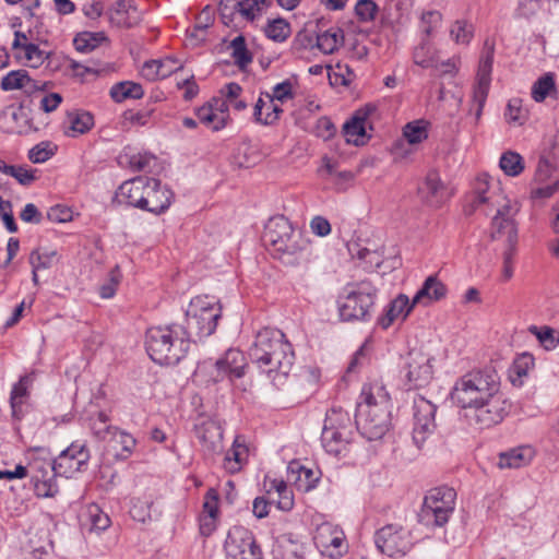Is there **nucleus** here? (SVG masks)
Segmentation results:
<instances>
[{
  "label": "nucleus",
  "mask_w": 559,
  "mask_h": 559,
  "mask_svg": "<svg viewBox=\"0 0 559 559\" xmlns=\"http://www.w3.org/2000/svg\"><path fill=\"white\" fill-rule=\"evenodd\" d=\"M457 406L468 409L465 417L478 429L499 424L506 414L500 377L492 367L473 369L460 377L451 391Z\"/></svg>",
  "instance_id": "nucleus-1"
},
{
  "label": "nucleus",
  "mask_w": 559,
  "mask_h": 559,
  "mask_svg": "<svg viewBox=\"0 0 559 559\" xmlns=\"http://www.w3.org/2000/svg\"><path fill=\"white\" fill-rule=\"evenodd\" d=\"M391 402L381 382L364 384L356 406L355 423L368 440L381 439L390 428Z\"/></svg>",
  "instance_id": "nucleus-2"
},
{
  "label": "nucleus",
  "mask_w": 559,
  "mask_h": 559,
  "mask_svg": "<svg viewBox=\"0 0 559 559\" xmlns=\"http://www.w3.org/2000/svg\"><path fill=\"white\" fill-rule=\"evenodd\" d=\"M483 204L497 206V212L491 222V238L506 237L507 242H518V229L513 219L518 207L501 194L491 191L487 177L477 179L469 212L477 210Z\"/></svg>",
  "instance_id": "nucleus-3"
},
{
  "label": "nucleus",
  "mask_w": 559,
  "mask_h": 559,
  "mask_svg": "<svg viewBox=\"0 0 559 559\" xmlns=\"http://www.w3.org/2000/svg\"><path fill=\"white\" fill-rule=\"evenodd\" d=\"M190 344L183 326L179 324L152 326L145 334V348L150 358L162 366L178 364L187 355Z\"/></svg>",
  "instance_id": "nucleus-4"
},
{
  "label": "nucleus",
  "mask_w": 559,
  "mask_h": 559,
  "mask_svg": "<svg viewBox=\"0 0 559 559\" xmlns=\"http://www.w3.org/2000/svg\"><path fill=\"white\" fill-rule=\"evenodd\" d=\"M263 241L280 259L296 257L309 248V239L283 215L269 219L264 227Z\"/></svg>",
  "instance_id": "nucleus-5"
},
{
  "label": "nucleus",
  "mask_w": 559,
  "mask_h": 559,
  "mask_svg": "<svg viewBox=\"0 0 559 559\" xmlns=\"http://www.w3.org/2000/svg\"><path fill=\"white\" fill-rule=\"evenodd\" d=\"M222 316V306L215 297L197 296L191 299L186 311L183 326L189 342L210 336L216 330Z\"/></svg>",
  "instance_id": "nucleus-6"
},
{
  "label": "nucleus",
  "mask_w": 559,
  "mask_h": 559,
  "mask_svg": "<svg viewBox=\"0 0 559 559\" xmlns=\"http://www.w3.org/2000/svg\"><path fill=\"white\" fill-rule=\"evenodd\" d=\"M377 288L369 281L346 285L338 298V312L343 321H369L372 317Z\"/></svg>",
  "instance_id": "nucleus-7"
},
{
  "label": "nucleus",
  "mask_w": 559,
  "mask_h": 559,
  "mask_svg": "<svg viewBox=\"0 0 559 559\" xmlns=\"http://www.w3.org/2000/svg\"><path fill=\"white\" fill-rule=\"evenodd\" d=\"M246 366L243 353L236 348H229L223 357L215 361L206 359L199 362L194 371V379L205 385L217 383L225 379L234 381L245 376Z\"/></svg>",
  "instance_id": "nucleus-8"
},
{
  "label": "nucleus",
  "mask_w": 559,
  "mask_h": 559,
  "mask_svg": "<svg viewBox=\"0 0 559 559\" xmlns=\"http://www.w3.org/2000/svg\"><path fill=\"white\" fill-rule=\"evenodd\" d=\"M456 493L453 488L439 487L427 492L418 513L426 526H443L454 511Z\"/></svg>",
  "instance_id": "nucleus-9"
},
{
  "label": "nucleus",
  "mask_w": 559,
  "mask_h": 559,
  "mask_svg": "<svg viewBox=\"0 0 559 559\" xmlns=\"http://www.w3.org/2000/svg\"><path fill=\"white\" fill-rule=\"evenodd\" d=\"M224 549L226 559H263L252 532L240 525L228 531Z\"/></svg>",
  "instance_id": "nucleus-10"
},
{
  "label": "nucleus",
  "mask_w": 559,
  "mask_h": 559,
  "mask_svg": "<svg viewBox=\"0 0 559 559\" xmlns=\"http://www.w3.org/2000/svg\"><path fill=\"white\" fill-rule=\"evenodd\" d=\"M413 411V441L417 450L421 451L426 449V444L429 442V438L435 431L437 406L424 396H417L414 400Z\"/></svg>",
  "instance_id": "nucleus-11"
},
{
  "label": "nucleus",
  "mask_w": 559,
  "mask_h": 559,
  "mask_svg": "<svg viewBox=\"0 0 559 559\" xmlns=\"http://www.w3.org/2000/svg\"><path fill=\"white\" fill-rule=\"evenodd\" d=\"M374 544L389 557L404 556L412 548L411 533L402 526L389 524L377 531Z\"/></svg>",
  "instance_id": "nucleus-12"
},
{
  "label": "nucleus",
  "mask_w": 559,
  "mask_h": 559,
  "mask_svg": "<svg viewBox=\"0 0 559 559\" xmlns=\"http://www.w3.org/2000/svg\"><path fill=\"white\" fill-rule=\"evenodd\" d=\"M287 343L288 341L282 331L264 328L257 333L249 349V356L258 368H265L270 362V356Z\"/></svg>",
  "instance_id": "nucleus-13"
},
{
  "label": "nucleus",
  "mask_w": 559,
  "mask_h": 559,
  "mask_svg": "<svg viewBox=\"0 0 559 559\" xmlns=\"http://www.w3.org/2000/svg\"><path fill=\"white\" fill-rule=\"evenodd\" d=\"M313 542L317 548L330 558H338L347 549L344 532L340 526L329 522L318 525Z\"/></svg>",
  "instance_id": "nucleus-14"
},
{
  "label": "nucleus",
  "mask_w": 559,
  "mask_h": 559,
  "mask_svg": "<svg viewBox=\"0 0 559 559\" xmlns=\"http://www.w3.org/2000/svg\"><path fill=\"white\" fill-rule=\"evenodd\" d=\"M295 361V353L292 344L288 342L270 356V362L265 368H259L266 373L267 378L276 388L285 384L293 369Z\"/></svg>",
  "instance_id": "nucleus-15"
},
{
  "label": "nucleus",
  "mask_w": 559,
  "mask_h": 559,
  "mask_svg": "<svg viewBox=\"0 0 559 559\" xmlns=\"http://www.w3.org/2000/svg\"><path fill=\"white\" fill-rule=\"evenodd\" d=\"M174 200V192L155 178H150L143 201V211L159 215L166 212Z\"/></svg>",
  "instance_id": "nucleus-16"
},
{
  "label": "nucleus",
  "mask_w": 559,
  "mask_h": 559,
  "mask_svg": "<svg viewBox=\"0 0 559 559\" xmlns=\"http://www.w3.org/2000/svg\"><path fill=\"white\" fill-rule=\"evenodd\" d=\"M407 380L408 389L425 386L432 377V367L429 358L423 354L409 355L405 367L402 370Z\"/></svg>",
  "instance_id": "nucleus-17"
},
{
  "label": "nucleus",
  "mask_w": 559,
  "mask_h": 559,
  "mask_svg": "<svg viewBox=\"0 0 559 559\" xmlns=\"http://www.w3.org/2000/svg\"><path fill=\"white\" fill-rule=\"evenodd\" d=\"M148 182L150 178L141 176L127 180L118 188L115 199L118 203L141 210Z\"/></svg>",
  "instance_id": "nucleus-18"
},
{
  "label": "nucleus",
  "mask_w": 559,
  "mask_h": 559,
  "mask_svg": "<svg viewBox=\"0 0 559 559\" xmlns=\"http://www.w3.org/2000/svg\"><path fill=\"white\" fill-rule=\"evenodd\" d=\"M197 438L203 452L219 453L222 451L223 430L217 419L209 418L195 426Z\"/></svg>",
  "instance_id": "nucleus-19"
},
{
  "label": "nucleus",
  "mask_w": 559,
  "mask_h": 559,
  "mask_svg": "<svg viewBox=\"0 0 559 559\" xmlns=\"http://www.w3.org/2000/svg\"><path fill=\"white\" fill-rule=\"evenodd\" d=\"M107 15L112 25L123 28L133 27L141 20L138 8L128 0H117L108 10Z\"/></svg>",
  "instance_id": "nucleus-20"
},
{
  "label": "nucleus",
  "mask_w": 559,
  "mask_h": 559,
  "mask_svg": "<svg viewBox=\"0 0 559 559\" xmlns=\"http://www.w3.org/2000/svg\"><path fill=\"white\" fill-rule=\"evenodd\" d=\"M264 490L272 503L282 511H290L294 507V493L283 479L265 476L263 483Z\"/></svg>",
  "instance_id": "nucleus-21"
},
{
  "label": "nucleus",
  "mask_w": 559,
  "mask_h": 559,
  "mask_svg": "<svg viewBox=\"0 0 559 559\" xmlns=\"http://www.w3.org/2000/svg\"><path fill=\"white\" fill-rule=\"evenodd\" d=\"M181 68L182 66L176 58L166 57L164 59H152L145 61L140 73L147 81H157L168 78Z\"/></svg>",
  "instance_id": "nucleus-22"
},
{
  "label": "nucleus",
  "mask_w": 559,
  "mask_h": 559,
  "mask_svg": "<svg viewBox=\"0 0 559 559\" xmlns=\"http://www.w3.org/2000/svg\"><path fill=\"white\" fill-rule=\"evenodd\" d=\"M287 478L294 481L302 491H310L320 479V472L306 467L299 461L293 460L287 466Z\"/></svg>",
  "instance_id": "nucleus-23"
},
{
  "label": "nucleus",
  "mask_w": 559,
  "mask_h": 559,
  "mask_svg": "<svg viewBox=\"0 0 559 559\" xmlns=\"http://www.w3.org/2000/svg\"><path fill=\"white\" fill-rule=\"evenodd\" d=\"M47 86V82L39 83L28 76L25 70L10 71L1 80V88L3 91L24 90L26 93L43 91Z\"/></svg>",
  "instance_id": "nucleus-24"
},
{
  "label": "nucleus",
  "mask_w": 559,
  "mask_h": 559,
  "mask_svg": "<svg viewBox=\"0 0 559 559\" xmlns=\"http://www.w3.org/2000/svg\"><path fill=\"white\" fill-rule=\"evenodd\" d=\"M447 286L437 277V275L428 276L423 286L413 297V305L421 304L428 306L431 302L439 301L447 296Z\"/></svg>",
  "instance_id": "nucleus-25"
},
{
  "label": "nucleus",
  "mask_w": 559,
  "mask_h": 559,
  "mask_svg": "<svg viewBox=\"0 0 559 559\" xmlns=\"http://www.w3.org/2000/svg\"><path fill=\"white\" fill-rule=\"evenodd\" d=\"M352 433H343L335 429L322 428L321 443L326 454H341L342 452H350Z\"/></svg>",
  "instance_id": "nucleus-26"
},
{
  "label": "nucleus",
  "mask_w": 559,
  "mask_h": 559,
  "mask_svg": "<svg viewBox=\"0 0 559 559\" xmlns=\"http://www.w3.org/2000/svg\"><path fill=\"white\" fill-rule=\"evenodd\" d=\"M34 381L35 373L31 372L22 376L20 380L13 385L10 394V404L14 417L20 418L22 414V406L29 397V390L32 389Z\"/></svg>",
  "instance_id": "nucleus-27"
},
{
  "label": "nucleus",
  "mask_w": 559,
  "mask_h": 559,
  "mask_svg": "<svg viewBox=\"0 0 559 559\" xmlns=\"http://www.w3.org/2000/svg\"><path fill=\"white\" fill-rule=\"evenodd\" d=\"M414 306L406 295L400 294L388 305L385 313L378 319V324L384 330L388 329L397 318L405 319Z\"/></svg>",
  "instance_id": "nucleus-28"
},
{
  "label": "nucleus",
  "mask_w": 559,
  "mask_h": 559,
  "mask_svg": "<svg viewBox=\"0 0 559 559\" xmlns=\"http://www.w3.org/2000/svg\"><path fill=\"white\" fill-rule=\"evenodd\" d=\"M343 134L349 144L362 145L367 141L366 133V114L357 111L348 121L343 126Z\"/></svg>",
  "instance_id": "nucleus-29"
},
{
  "label": "nucleus",
  "mask_w": 559,
  "mask_h": 559,
  "mask_svg": "<svg viewBox=\"0 0 559 559\" xmlns=\"http://www.w3.org/2000/svg\"><path fill=\"white\" fill-rule=\"evenodd\" d=\"M420 190L431 206H439L448 198L447 188L437 171H429Z\"/></svg>",
  "instance_id": "nucleus-30"
},
{
  "label": "nucleus",
  "mask_w": 559,
  "mask_h": 559,
  "mask_svg": "<svg viewBox=\"0 0 559 559\" xmlns=\"http://www.w3.org/2000/svg\"><path fill=\"white\" fill-rule=\"evenodd\" d=\"M111 524L110 518L97 504L86 507L82 514V525L90 532L100 533Z\"/></svg>",
  "instance_id": "nucleus-31"
},
{
  "label": "nucleus",
  "mask_w": 559,
  "mask_h": 559,
  "mask_svg": "<svg viewBox=\"0 0 559 559\" xmlns=\"http://www.w3.org/2000/svg\"><path fill=\"white\" fill-rule=\"evenodd\" d=\"M323 428L335 429L343 433H352V419L342 407L333 406L325 415Z\"/></svg>",
  "instance_id": "nucleus-32"
},
{
  "label": "nucleus",
  "mask_w": 559,
  "mask_h": 559,
  "mask_svg": "<svg viewBox=\"0 0 559 559\" xmlns=\"http://www.w3.org/2000/svg\"><path fill=\"white\" fill-rule=\"evenodd\" d=\"M78 456H56L48 465L53 475H61L67 478L72 477L76 472H81L86 460H76Z\"/></svg>",
  "instance_id": "nucleus-33"
},
{
  "label": "nucleus",
  "mask_w": 559,
  "mask_h": 559,
  "mask_svg": "<svg viewBox=\"0 0 559 559\" xmlns=\"http://www.w3.org/2000/svg\"><path fill=\"white\" fill-rule=\"evenodd\" d=\"M344 34L341 28H330L316 36V47L325 55L335 52L343 45Z\"/></svg>",
  "instance_id": "nucleus-34"
},
{
  "label": "nucleus",
  "mask_w": 559,
  "mask_h": 559,
  "mask_svg": "<svg viewBox=\"0 0 559 559\" xmlns=\"http://www.w3.org/2000/svg\"><path fill=\"white\" fill-rule=\"evenodd\" d=\"M430 122L425 119H416L403 127V136L408 144L415 145L424 142L429 135Z\"/></svg>",
  "instance_id": "nucleus-35"
},
{
  "label": "nucleus",
  "mask_w": 559,
  "mask_h": 559,
  "mask_svg": "<svg viewBox=\"0 0 559 559\" xmlns=\"http://www.w3.org/2000/svg\"><path fill=\"white\" fill-rule=\"evenodd\" d=\"M143 95L144 91L142 85L131 81L116 83L110 88V96L117 103H121L128 98L140 99Z\"/></svg>",
  "instance_id": "nucleus-36"
},
{
  "label": "nucleus",
  "mask_w": 559,
  "mask_h": 559,
  "mask_svg": "<svg viewBox=\"0 0 559 559\" xmlns=\"http://www.w3.org/2000/svg\"><path fill=\"white\" fill-rule=\"evenodd\" d=\"M535 180L539 183L559 182V164L543 153L535 170Z\"/></svg>",
  "instance_id": "nucleus-37"
},
{
  "label": "nucleus",
  "mask_w": 559,
  "mask_h": 559,
  "mask_svg": "<svg viewBox=\"0 0 559 559\" xmlns=\"http://www.w3.org/2000/svg\"><path fill=\"white\" fill-rule=\"evenodd\" d=\"M106 40L107 36L104 32H82L74 37L73 45L78 51L88 52Z\"/></svg>",
  "instance_id": "nucleus-38"
},
{
  "label": "nucleus",
  "mask_w": 559,
  "mask_h": 559,
  "mask_svg": "<svg viewBox=\"0 0 559 559\" xmlns=\"http://www.w3.org/2000/svg\"><path fill=\"white\" fill-rule=\"evenodd\" d=\"M413 60L421 68L438 67V51L428 41H423L414 49Z\"/></svg>",
  "instance_id": "nucleus-39"
},
{
  "label": "nucleus",
  "mask_w": 559,
  "mask_h": 559,
  "mask_svg": "<svg viewBox=\"0 0 559 559\" xmlns=\"http://www.w3.org/2000/svg\"><path fill=\"white\" fill-rule=\"evenodd\" d=\"M32 481L34 484V491L37 497L50 498L55 497L59 491L53 475L48 476L47 473H43L41 476L34 475L32 476Z\"/></svg>",
  "instance_id": "nucleus-40"
},
{
  "label": "nucleus",
  "mask_w": 559,
  "mask_h": 559,
  "mask_svg": "<svg viewBox=\"0 0 559 559\" xmlns=\"http://www.w3.org/2000/svg\"><path fill=\"white\" fill-rule=\"evenodd\" d=\"M229 48L231 49L234 62L238 68L245 69L252 62V55L247 49L246 39L242 35L235 37L230 41Z\"/></svg>",
  "instance_id": "nucleus-41"
},
{
  "label": "nucleus",
  "mask_w": 559,
  "mask_h": 559,
  "mask_svg": "<svg viewBox=\"0 0 559 559\" xmlns=\"http://www.w3.org/2000/svg\"><path fill=\"white\" fill-rule=\"evenodd\" d=\"M495 45L489 40L485 41L484 51L479 60L477 81L491 82Z\"/></svg>",
  "instance_id": "nucleus-42"
},
{
  "label": "nucleus",
  "mask_w": 559,
  "mask_h": 559,
  "mask_svg": "<svg viewBox=\"0 0 559 559\" xmlns=\"http://www.w3.org/2000/svg\"><path fill=\"white\" fill-rule=\"evenodd\" d=\"M195 114L198 120L213 131H218L226 126L223 114L216 115V111L213 110V103L200 107Z\"/></svg>",
  "instance_id": "nucleus-43"
},
{
  "label": "nucleus",
  "mask_w": 559,
  "mask_h": 559,
  "mask_svg": "<svg viewBox=\"0 0 559 559\" xmlns=\"http://www.w3.org/2000/svg\"><path fill=\"white\" fill-rule=\"evenodd\" d=\"M500 168L508 176H519L524 170V162L519 153L508 151L503 153L499 162Z\"/></svg>",
  "instance_id": "nucleus-44"
},
{
  "label": "nucleus",
  "mask_w": 559,
  "mask_h": 559,
  "mask_svg": "<svg viewBox=\"0 0 559 559\" xmlns=\"http://www.w3.org/2000/svg\"><path fill=\"white\" fill-rule=\"evenodd\" d=\"M68 119L70 123L69 128L73 132L72 136L86 133L94 126V118L87 111L70 112Z\"/></svg>",
  "instance_id": "nucleus-45"
},
{
  "label": "nucleus",
  "mask_w": 559,
  "mask_h": 559,
  "mask_svg": "<svg viewBox=\"0 0 559 559\" xmlns=\"http://www.w3.org/2000/svg\"><path fill=\"white\" fill-rule=\"evenodd\" d=\"M504 118L509 124L522 126L525 123L527 119V110L523 108L522 99L511 98L508 102Z\"/></svg>",
  "instance_id": "nucleus-46"
},
{
  "label": "nucleus",
  "mask_w": 559,
  "mask_h": 559,
  "mask_svg": "<svg viewBox=\"0 0 559 559\" xmlns=\"http://www.w3.org/2000/svg\"><path fill=\"white\" fill-rule=\"evenodd\" d=\"M58 260L57 251L35 249L29 254V263L35 271L49 269Z\"/></svg>",
  "instance_id": "nucleus-47"
},
{
  "label": "nucleus",
  "mask_w": 559,
  "mask_h": 559,
  "mask_svg": "<svg viewBox=\"0 0 559 559\" xmlns=\"http://www.w3.org/2000/svg\"><path fill=\"white\" fill-rule=\"evenodd\" d=\"M57 145L49 141H43L28 151V159L34 164L47 162L56 154Z\"/></svg>",
  "instance_id": "nucleus-48"
},
{
  "label": "nucleus",
  "mask_w": 559,
  "mask_h": 559,
  "mask_svg": "<svg viewBox=\"0 0 559 559\" xmlns=\"http://www.w3.org/2000/svg\"><path fill=\"white\" fill-rule=\"evenodd\" d=\"M264 32L267 38L282 43L289 36L290 26L285 20L276 19L266 25Z\"/></svg>",
  "instance_id": "nucleus-49"
},
{
  "label": "nucleus",
  "mask_w": 559,
  "mask_h": 559,
  "mask_svg": "<svg viewBox=\"0 0 559 559\" xmlns=\"http://www.w3.org/2000/svg\"><path fill=\"white\" fill-rule=\"evenodd\" d=\"M555 88L552 74L547 73L539 78L532 86V97L536 102H543Z\"/></svg>",
  "instance_id": "nucleus-50"
},
{
  "label": "nucleus",
  "mask_w": 559,
  "mask_h": 559,
  "mask_svg": "<svg viewBox=\"0 0 559 559\" xmlns=\"http://www.w3.org/2000/svg\"><path fill=\"white\" fill-rule=\"evenodd\" d=\"M90 428L98 439H105L116 427L109 425V417L105 412H97L96 417L90 418Z\"/></svg>",
  "instance_id": "nucleus-51"
},
{
  "label": "nucleus",
  "mask_w": 559,
  "mask_h": 559,
  "mask_svg": "<svg viewBox=\"0 0 559 559\" xmlns=\"http://www.w3.org/2000/svg\"><path fill=\"white\" fill-rule=\"evenodd\" d=\"M530 332L536 336L539 343L544 346L545 349L551 350L556 348L559 343V338L555 335V330L549 326L538 328L536 325H532L530 328Z\"/></svg>",
  "instance_id": "nucleus-52"
},
{
  "label": "nucleus",
  "mask_w": 559,
  "mask_h": 559,
  "mask_svg": "<svg viewBox=\"0 0 559 559\" xmlns=\"http://www.w3.org/2000/svg\"><path fill=\"white\" fill-rule=\"evenodd\" d=\"M27 32L31 41H47L48 28L46 27L43 17L35 15V13H31Z\"/></svg>",
  "instance_id": "nucleus-53"
},
{
  "label": "nucleus",
  "mask_w": 559,
  "mask_h": 559,
  "mask_svg": "<svg viewBox=\"0 0 559 559\" xmlns=\"http://www.w3.org/2000/svg\"><path fill=\"white\" fill-rule=\"evenodd\" d=\"M262 96L265 104L264 126H271L280 119L283 108L269 95V92H262Z\"/></svg>",
  "instance_id": "nucleus-54"
},
{
  "label": "nucleus",
  "mask_w": 559,
  "mask_h": 559,
  "mask_svg": "<svg viewBox=\"0 0 559 559\" xmlns=\"http://www.w3.org/2000/svg\"><path fill=\"white\" fill-rule=\"evenodd\" d=\"M269 0H241L239 14L248 21H253L259 15Z\"/></svg>",
  "instance_id": "nucleus-55"
},
{
  "label": "nucleus",
  "mask_w": 559,
  "mask_h": 559,
  "mask_svg": "<svg viewBox=\"0 0 559 559\" xmlns=\"http://www.w3.org/2000/svg\"><path fill=\"white\" fill-rule=\"evenodd\" d=\"M450 34L457 44H468L473 37V25L465 21H456Z\"/></svg>",
  "instance_id": "nucleus-56"
},
{
  "label": "nucleus",
  "mask_w": 559,
  "mask_h": 559,
  "mask_svg": "<svg viewBox=\"0 0 559 559\" xmlns=\"http://www.w3.org/2000/svg\"><path fill=\"white\" fill-rule=\"evenodd\" d=\"M378 12V5L373 0H358L355 5V13L360 22H371Z\"/></svg>",
  "instance_id": "nucleus-57"
},
{
  "label": "nucleus",
  "mask_w": 559,
  "mask_h": 559,
  "mask_svg": "<svg viewBox=\"0 0 559 559\" xmlns=\"http://www.w3.org/2000/svg\"><path fill=\"white\" fill-rule=\"evenodd\" d=\"M110 436V442L119 444L121 451L131 453L134 450L136 440L129 432L115 428ZM114 449H116V445H114Z\"/></svg>",
  "instance_id": "nucleus-58"
},
{
  "label": "nucleus",
  "mask_w": 559,
  "mask_h": 559,
  "mask_svg": "<svg viewBox=\"0 0 559 559\" xmlns=\"http://www.w3.org/2000/svg\"><path fill=\"white\" fill-rule=\"evenodd\" d=\"M518 242H507V247L502 253V280L509 281L513 276V262L516 254Z\"/></svg>",
  "instance_id": "nucleus-59"
},
{
  "label": "nucleus",
  "mask_w": 559,
  "mask_h": 559,
  "mask_svg": "<svg viewBox=\"0 0 559 559\" xmlns=\"http://www.w3.org/2000/svg\"><path fill=\"white\" fill-rule=\"evenodd\" d=\"M152 504L153 501L150 499H134L130 510L132 518L139 522H145L147 519H151Z\"/></svg>",
  "instance_id": "nucleus-60"
},
{
  "label": "nucleus",
  "mask_w": 559,
  "mask_h": 559,
  "mask_svg": "<svg viewBox=\"0 0 559 559\" xmlns=\"http://www.w3.org/2000/svg\"><path fill=\"white\" fill-rule=\"evenodd\" d=\"M128 164L133 171H145L150 169L151 164L155 160V156L150 153H136L127 156Z\"/></svg>",
  "instance_id": "nucleus-61"
},
{
  "label": "nucleus",
  "mask_w": 559,
  "mask_h": 559,
  "mask_svg": "<svg viewBox=\"0 0 559 559\" xmlns=\"http://www.w3.org/2000/svg\"><path fill=\"white\" fill-rule=\"evenodd\" d=\"M240 1L236 0H218V12L222 22L229 25L236 13H239Z\"/></svg>",
  "instance_id": "nucleus-62"
},
{
  "label": "nucleus",
  "mask_w": 559,
  "mask_h": 559,
  "mask_svg": "<svg viewBox=\"0 0 559 559\" xmlns=\"http://www.w3.org/2000/svg\"><path fill=\"white\" fill-rule=\"evenodd\" d=\"M24 58L32 68H38L45 60V51L40 50L36 41H31L24 46Z\"/></svg>",
  "instance_id": "nucleus-63"
},
{
  "label": "nucleus",
  "mask_w": 559,
  "mask_h": 559,
  "mask_svg": "<svg viewBox=\"0 0 559 559\" xmlns=\"http://www.w3.org/2000/svg\"><path fill=\"white\" fill-rule=\"evenodd\" d=\"M534 367V357L530 353H523L513 361L511 371L516 374L519 379L525 377L530 369Z\"/></svg>",
  "instance_id": "nucleus-64"
}]
</instances>
